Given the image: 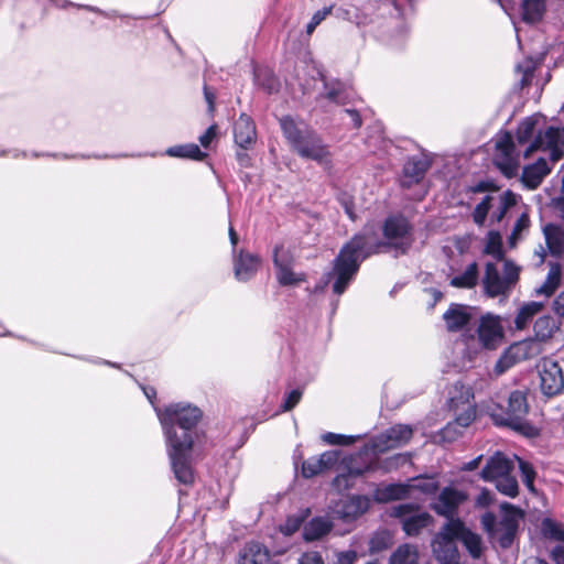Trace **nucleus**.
<instances>
[{
    "mask_svg": "<svg viewBox=\"0 0 564 564\" xmlns=\"http://www.w3.org/2000/svg\"><path fill=\"white\" fill-rule=\"evenodd\" d=\"M412 230L411 223L401 214L390 215L384 219V240L377 239L373 225H366L341 247L334 259V273L337 280L333 283V292L341 295L357 274L361 262L381 252L383 248L393 249L395 254H405L413 243Z\"/></svg>",
    "mask_w": 564,
    "mask_h": 564,
    "instance_id": "1",
    "label": "nucleus"
},
{
    "mask_svg": "<svg viewBox=\"0 0 564 564\" xmlns=\"http://www.w3.org/2000/svg\"><path fill=\"white\" fill-rule=\"evenodd\" d=\"M279 123L284 138L299 156L315 161L323 166L332 165L328 145L308 124L296 121L291 116H283Z\"/></svg>",
    "mask_w": 564,
    "mask_h": 564,
    "instance_id": "2",
    "label": "nucleus"
},
{
    "mask_svg": "<svg viewBox=\"0 0 564 564\" xmlns=\"http://www.w3.org/2000/svg\"><path fill=\"white\" fill-rule=\"evenodd\" d=\"M442 411V420L447 421V423H474L487 415L486 408L478 409L474 388L462 380H457L446 387V397Z\"/></svg>",
    "mask_w": 564,
    "mask_h": 564,
    "instance_id": "3",
    "label": "nucleus"
},
{
    "mask_svg": "<svg viewBox=\"0 0 564 564\" xmlns=\"http://www.w3.org/2000/svg\"><path fill=\"white\" fill-rule=\"evenodd\" d=\"M528 411L527 392L520 390L509 394L507 405L494 401L486 405V414L492 423H523Z\"/></svg>",
    "mask_w": 564,
    "mask_h": 564,
    "instance_id": "4",
    "label": "nucleus"
},
{
    "mask_svg": "<svg viewBox=\"0 0 564 564\" xmlns=\"http://www.w3.org/2000/svg\"><path fill=\"white\" fill-rule=\"evenodd\" d=\"M390 514L399 519L403 531L412 536L417 535L433 522V518L429 512L420 510V508L413 503L393 506Z\"/></svg>",
    "mask_w": 564,
    "mask_h": 564,
    "instance_id": "5",
    "label": "nucleus"
},
{
    "mask_svg": "<svg viewBox=\"0 0 564 564\" xmlns=\"http://www.w3.org/2000/svg\"><path fill=\"white\" fill-rule=\"evenodd\" d=\"M495 164L508 178H512L519 171V155L516 152L513 137L509 131L501 133L496 143Z\"/></svg>",
    "mask_w": 564,
    "mask_h": 564,
    "instance_id": "6",
    "label": "nucleus"
},
{
    "mask_svg": "<svg viewBox=\"0 0 564 564\" xmlns=\"http://www.w3.org/2000/svg\"><path fill=\"white\" fill-rule=\"evenodd\" d=\"M160 423H199L203 411L191 403L178 402L155 408Z\"/></svg>",
    "mask_w": 564,
    "mask_h": 564,
    "instance_id": "7",
    "label": "nucleus"
},
{
    "mask_svg": "<svg viewBox=\"0 0 564 564\" xmlns=\"http://www.w3.org/2000/svg\"><path fill=\"white\" fill-rule=\"evenodd\" d=\"M169 453L189 454L198 440L197 425H165Z\"/></svg>",
    "mask_w": 564,
    "mask_h": 564,
    "instance_id": "8",
    "label": "nucleus"
},
{
    "mask_svg": "<svg viewBox=\"0 0 564 564\" xmlns=\"http://www.w3.org/2000/svg\"><path fill=\"white\" fill-rule=\"evenodd\" d=\"M540 388L544 395L553 397L562 392L564 376L558 362L552 358H543L539 365Z\"/></svg>",
    "mask_w": 564,
    "mask_h": 564,
    "instance_id": "9",
    "label": "nucleus"
},
{
    "mask_svg": "<svg viewBox=\"0 0 564 564\" xmlns=\"http://www.w3.org/2000/svg\"><path fill=\"white\" fill-rule=\"evenodd\" d=\"M456 541V536L449 531L447 520L432 541L433 554L441 564H455L459 562L460 555Z\"/></svg>",
    "mask_w": 564,
    "mask_h": 564,
    "instance_id": "10",
    "label": "nucleus"
},
{
    "mask_svg": "<svg viewBox=\"0 0 564 564\" xmlns=\"http://www.w3.org/2000/svg\"><path fill=\"white\" fill-rule=\"evenodd\" d=\"M564 144V127L562 129L556 127H547L544 132L539 131L533 141L528 145V148L523 152V156L527 159L534 151H550L551 159L556 161L561 156V152L558 150V143Z\"/></svg>",
    "mask_w": 564,
    "mask_h": 564,
    "instance_id": "11",
    "label": "nucleus"
},
{
    "mask_svg": "<svg viewBox=\"0 0 564 564\" xmlns=\"http://www.w3.org/2000/svg\"><path fill=\"white\" fill-rule=\"evenodd\" d=\"M448 527L473 560L481 558L486 550L481 535L467 528L459 518L448 520Z\"/></svg>",
    "mask_w": 564,
    "mask_h": 564,
    "instance_id": "12",
    "label": "nucleus"
},
{
    "mask_svg": "<svg viewBox=\"0 0 564 564\" xmlns=\"http://www.w3.org/2000/svg\"><path fill=\"white\" fill-rule=\"evenodd\" d=\"M501 507L503 514L498 523L495 536H497L498 543L502 549H509L514 541L522 511L509 503H503Z\"/></svg>",
    "mask_w": 564,
    "mask_h": 564,
    "instance_id": "13",
    "label": "nucleus"
},
{
    "mask_svg": "<svg viewBox=\"0 0 564 564\" xmlns=\"http://www.w3.org/2000/svg\"><path fill=\"white\" fill-rule=\"evenodd\" d=\"M480 345L487 349H496L503 338V328L498 316H481L477 327Z\"/></svg>",
    "mask_w": 564,
    "mask_h": 564,
    "instance_id": "14",
    "label": "nucleus"
},
{
    "mask_svg": "<svg viewBox=\"0 0 564 564\" xmlns=\"http://www.w3.org/2000/svg\"><path fill=\"white\" fill-rule=\"evenodd\" d=\"M467 499L465 492L452 487H445L433 505V509L440 516L448 520L455 519L458 507Z\"/></svg>",
    "mask_w": 564,
    "mask_h": 564,
    "instance_id": "15",
    "label": "nucleus"
},
{
    "mask_svg": "<svg viewBox=\"0 0 564 564\" xmlns=\"http://www.w3.org/2000/svg\"><path fill=\"white\" fill-rule=\"evenodd\" d=\"M339 458L337 451H327L319 456H312L302 463L301 474L302 477L308 479L313 478L325 470L333 468Z\"/></svg>",
    "mask_w": 564,
    "mask_h": 564,
    "instance_id": "16",
    "label": "nucleus"
},
{
    "mask_svg": "<svg viewBox=\"0 0 564 564\" xmlns=\"http://www.w3.org/2000/svg\"><path fill=\"white\" fill-rule=\"evenodd\" d=\"M431 160L426 156L415 155L409 158L403 165L402 187L410 188L412 185L420 183L431 167Z\"/></svg>",
    "mask_w": 564,
    "mask_h": 564,
    "instance_id": "17",
    "label": "nucleus"
},
{
    "mask_svg": "<svg viewBox=\"0 0 564 564\" xmlns=\"http://www.w3.org/2000/svg\"><path fill=\"white\" fill-rule=\"evenodd\" d=\"M370 507L367 496H349L343 499L336 508V513L345 522H350L362 516Z\"/></svg>",
    "mask_w": 564,
    "mask_h": 564,
    "instance_id": "18",
    "label": "nucleus"
},
{
    "mask_svg": "<svg viewBox=\"0 0 564 564\" xmlns=\"http://www.w3.org/2000/svg\"><path fill=\"white\" fill-rule=\"evenodd\" d=\"M235 143L242 150L250 149L257 141V130L252 118L241 113L234 123Z\"/></svg>",
    "mask_w": 564,
    "mask_h": 564,
    "instance_id": "19",
    "label": "nucleus"
},
{
    "mask_svg": "<svg viewBox=\"0 0 564 564\" xmlns=\"http://www.w3.org/2000/svg\"><path fill=\"white\" fill-rule=\"evenodd\" d=\"M473 317L471 307L466 304L451 303L443 314L446 329L456 333L465 328Z\"/></svg>",
    "mask_w": 564,
    "mask_h": 564,
    "instance_id": "20",
    "label": "nucleus"
},
{
    "mask_svg": "<svg viewBox=\"0 0 564 564\" xmlns=\"http://www.w3.org/2000/svg\"><path fill=\"white\" fill-rule=\"evenodd\" d=\"M239 564H280L263 544L248 542L240 552Z\"/></svg>",
    "mask_w": 564,
    "mask_h": 564,
    "instance_id": "21",
    "label": "nucleus"
},
{
    "mask_svg": "<svg viewBox=\"0 0 564 564\" xmlns=\"http://www.w3.org/2000/svg\"><path fill=\"white\" fill-rule=\"evenodd\" d=\"M482 284L485 293L489 297L506 295L509 292L507 288V281L503 280L496 264L492 262H488L486 264Z\"/></svg>",
    "mask_w": 564,
    "mask_h": 564,
    "instance_id": "22",
    "label": "nucleus"
},
{
    "mask_svg": "<svg viewBox=\"0 0 564 564\" xmlns=\"http://www.w3.org/2000/svg\"><path fill=\"white\" fill-rule=\"evenodd\" d=\"M511 462L501 453L491 456L480 471V477L486 481L497 480L511 470Z\"/></svg>",
    "mask_w": 564,
    "mask_h": 564,
    "instance_id": "23",
    "label": "nucleus"
},
{
    "mask_svg": "<svg viewBox=\"0 0 564 564\" xmlns=\"http://www.w3.org/2000/svg\"><path fill=\"white\" fill-rule=\"evenodd\" d=\"M259 265V256L240 251L235 260L236 279L242 282L250 280L257 273Z\"/></svg>",
    "mask_w": 564,
    "mask_h": 564,
    "instance_id": "24",
    "label": "nucleus"
},
{
    "mask_svg": "<svg viewBox=\"0 0 564 564\" xmlns=\"http://www.w3.org/2000/svg\"><path fill=\"white\" fill-rule=\"evenodd\" d=\"M543 235L549 254L556 259L561 258L564 253V229L550 223L543 227Z\"/></svg>",
    "mask_w": 564,
    "mask_h": 564,
    "instance_id": "25",
    "label": "nucleus"
},
{
    "mask_svg": "<svg viewBox=\"0 0 564 564\" xmlns=\"http://www.w3.org/2000/svg\"><path fill=\"white\" fill-rule=\"evenodd\" d=\"M549 173L550 169L546 161L540 158L533 164L523 167L521 181L529 189H535L542 183L543 177Z\"/></svg>",
    "mask_w": 564,
    "mask_h": 564,
    "instance_id": "26",
    "label": "nucleus"
},
{
    "mask_svg": "<svg viewBox=\"0 0 564 564\" xmlns=\"http://www.w3.org/2000/svg\"><path fill=\"white\" fill-rule=\"evenodd\" d=\"M171 465L175 478L184 485H191L194 481V473L189 464V454L169 453Z\"/></svg>",
    "mask_w": 564,
    "mask_h": 564,
    "instance_id": "27",
    "label": "nucleus"
},
{
    "mask_svg": "<svg viewBox=\"0 0 564 564\" xmlns=\"http://www.w3.org/2000/svg\"><path fill=\"white\" fill-rule=\"evenodd\" d=\"M521 20L527 24L542 21L546 12V0H522L520 6Z\"/></svg>",
    "mask_w": 564,
    "mask_h": 564,
    "instance_id": "28",
    "label": "nucleus"
},
{
    "mask_svg": "<svg viewBox=\"0 0 564 564\" xmlns=\"http://www.w3.org/2000/svg\"><path fill=\"white\" fill-rule=\"evenodd\" d=\"M543 310V301H530L523 303L514 317V328L518 330L527 328L532 319Z\"/></svg>",
    "mask_w": 564,
    "mask_h": 564,
    "instance_id": "29",
    "label": "nucleus"
},
{
    "mask_svg": "<svg viewBox=\"0 0 564 564\" xmlns=\"http://www.w3.org/2000/svg\"><path fill=\"white\" fill-rule=\"evenodd\" d=\"M561 282V265L557 262H550V270L544 282L534 289L535 296L549 299L553 295Z\"/></svg>",
    "mask_w": 564,
    "mask_h": 564,
    "instance_id": "30",
    "label": "nucleus"
},
{
    "mask_svg": "<svg viewBox=\"0 0 564 564\" xmlns=\"http://www.w3.org/2000/svg\"><path fill=\"white\" fill-rule=\"evenodd\" d=\"M560 327L561 322L555 321L551 315H542L534 322V337L539 341H546L560 330Z\"/></svg>",
    "mask_w": 564,
    "mask_h": 564,
    "instance_id": "31",
    "label": "nucleus"
},
{
    "mask_svg": "<svg viewBox=\"0 0 564 564\" xmlns=\"http://www.w3.org/2000/svg\"><path fill=\"white\" fill-rule=\"evenodd\" d=\"M332 530V523L323 517L311 519L303 529V538L305 541H316L322 539Z\"/></svg>",
    "mask_w": 564,
    "mask_h": 564,
    "instance_id": "32",
    "label": "nucleus"
},
{
    "mask_svg": "<svg viewBox=\"0 0 564 564\" xmlns=\"http://www.w3.org/2000/svg\"><path fill=\"white\" fill-rule=\"evenodd\" d=\"M478 264L476 261L469 263L462 274L451 279L449 285L457 289H473L478 283Z\"/></svg>",
    "mask_w": 564,
    "mask_h": 564,
    "instance_id": "33",
    "label": "nucleus"
},
{
    "mask_svg": "<svg viewBox=\"0 0 564 564\" xmlns=\"http://www.w3.org/2000/svg\"><path fill=\"white\" fill-rule=\"evenodd\" d=\"M166 154L173 158L191 159L203 161L207 153L203 152L195 143L174 145L166 150Z\"/></svg>",
    "mask_w": 564,
    "mask_h": 564,
    "instance_id": "34",
    "label": "nucleus"
},
{
    "mask_svg": "<svg viewBox=\"0 0 564 564\" xmlns=\"http://www.w3.org/2000/svg\"><path fill=\"white\" fill-rule=\"evenodd\" d=\"M412 434L411 425L404 424V425H393L389 430L388 434V441L384 446H381L379 444H375V448L377 451H384L386 448L394 447L402 441H408Z\"/></svg>",
    "mask_w": 564,
    "mask_h": 564,
    "instance_id": "35",
    "label": "nucleus"
},
{
    "mask_svg": "<svg viewBox=\"0 0 564 564\" xmlns=\"http://www.w3.org/2000/svg\"><path fill=\"white\" fill-rule=\"evenodd\" d=\"M541 531L547 539L564 543V524L551 518H545L541 523Z\"/></svg>",
    "mask_w": 564,
    "mask_h": 564,
    "instance_id": "36",
    "label": "nucleus"
},
{
    "mask_svg": "<svg viewBox=\"0 0 564 564\" xmlns=\"http://www.w3.org/2000/svg\"><path fill=\"white\" fill-rule=\"evenodd\" d=\"M254 80L261 86L268 94L278 91L279 80L274 74L269 69H256Z\"/></svg>",
    "mask_w": 564,
    "mask_h": 564,
    "instance_id": "37",
    "label": "nucleus"
},
{
    "mask_svg": "<svg viewBox=\"0 0 564 564\" xmlns=\"http://www.w3.org/2000/svg\"><path fill=\"white\" fill-rule=\"evenodd\" d=\"M390 564H417V551L406 544L399 546L392 554Z\"/></svg>",
    "mask_w": 564,
    "mask_h": 564,
    "instance_id": "38",
    "label": "nucleus"
},
{
    "mask_svg": "<svg viewBox=\"0 0 564 564\" xmlns=\"http://www.w3.org/2000/svg\"><path fill=\"white\" fill-rule=\"evenodd\" d=\"M536 122L533 117H527L518 124L516 138L519 144H525L530 141L535 131Z\"/></svg>",
    "mask_w": 564,
    "mask_h": 564,
    "instance_id": "39",
    "label": "nucleus"
},
{
    "mask_svg": "<svg viewBox=\"0 0 564 564\" xmlns=\"http://www.w3.org/2000/svg\"><path fill=\"white\" fill-rule=\"evenodd\" d=\"M276 280H278L279 284L282 286H291V285H295V284L305 282L307 280V275L304 272L295 273L293 271L292 267H290V268H284L283 270L278 271Z\"/></svg>",
    "mask_w": 564,
    "mask_h": 564,
    "instance_id": "40",
    "label": "nucleus"
},
{
    "mask_svg": "<svg viewBox=\"0 0 564 564\" xmlns=\"http://www.w3.org/2000/svg\"><path fill=\"white\" fill-rule=\"evenodd\" d=\"M293 256L286 249H284L283 245H276L273 249V264L276 269V272L283 270L284 268L293 267Z\"/></svg>",
    "mask_w": 564,
    "mask_h": 564,
    "instance_id": "41",
    "label": "nucleus"
},
{
    "mask_svg": "<svg viewBox=\"0 0 564 564\" xmlns=\"http://www.w3.org/2000/svg\"><path fill=\"white\" fill-rule=\"evenodd\" d=\"M496 488L508 497H516L519 492L518 481L510 473L496 480Z\"/></svg>",
    "mask_w": 564,
    "mask_h": 564,
    "instance_id": "42",
    "label": "nucleus"
},
{
    "mask_svg": "<svg viewBox=\"0 0 564 564\" xmlns=\"http://www.w3.org/2000/svg\"><path fill=\"white\" fill-rule=\"evenodd\" d=\"M492 196L486 195L480 203L476 205L471 213L473 221L477 226H484L486 218L488 216L489 209L491 207Z\"/></svg>",
    "mask_w": 564,
    "mask_h": 564,
    "instance_id": "43",
    "label": "nucleus"
},
{
    "mask_svg": "<svg viewBox=\"0 0 564 564\" xmlns=\"http://www.w3.org/2000/svg\"><path fill=\"white\" fill-rule=\"evenodd\" d=\"M405 492L404 488L399 485H388L382 489H378L376 491V499L378 501H391L400 499L401 496Z\"/></svg>",
    "mask_w": 564,
    "mask_h": 564,
    "instance_id": "44",
    "label": "nucleus"
},
{
    "mask_svg": "<svg viewBox=\"0 0 564 564\" xmlns=\"http://www.w3.org/2000/svg\"><path fill=\"white\" fill-rule=\"evenodd\" d=\"M360 435H345L328 432L323 435V441L329 445L347 446L352 444Z\"/></svg>",
    "mask_w": 564,
    "mask_h": 564,
    "instance_id": "45",
    "label": "nucleus"
},
{
    "mask_svg": "<svg viewBox=\"0 0 564 564\" xmlns=\"http://www.w3.org/2000/svg\"><path fill=\"white\" fill-rule=\"evenodd\" d=\"M333 9L334 4H330L314 12L311 21L306 25V34L311 35L315 29L332 13Z\"/></svg>",
    "mask_w": 564,
    "mask_h": 564,
    "instance_id": "46",
    "label": "nucleus"
},
{
    "mask_svg": "<svg viewBox=\"0 0 564 564\" xmlns=\"http://www.w3.org/2000/svg\"><path fill=\"white\" fill-rule=\"evenodd\" d=\"M390 536L386 532L375 533L369 541V550L371 553H379L389 547Z\"/></svg>",
    "mask_w": 564,
    "mask_h": 564,
    "instance_id": "47",
    "label": "nucleus"
},
{
    "mask_svg": "<svg viewBox=\"0 0 564 564\" xmlns=\"http://www.w3.org/2000/svg\"><path fill=\"white\" fill-rule=\"evenodd\" d=\"M519 468L521 471L522 480L524 485L530 489L533 490V484L535 479V470L533 469L532 465L528 462H524L522 459L519 460Z\"/></svg>",
    "mask_w": 564,
    "mask_h": 564,
    "instance_id": "48",
    "label": "nucleus"
},
{
    "mask_svg": "<svg viewBox=\"0 0 564 564\" xmlns=\"http://www.w3.org/2000/svg\"><path fill=\"white\" fill-rule=\"evenodd\" d=\"M325 89V96L328 100L340 105L345 102L344 91L340 83H335L332 86L326 83Z\"/></svg>",
    "mask_w": 564,
    "mask_h": 564,
    "instance_id": "49",
    "label": "nucleus"
},
{
    "mask_svg": "<svg viewBox=\"0 0 564 564\" xmlns=\"http://www.w3.org/2000/svg\"><path fill=\"white\" fill-rule=\"evenodd\" d=\"M480 523H481L484 531H486L488 533V535H490V536L496 535V529H497L498 524H497V518H496L495 513H492L490 511L484 513L481 516Z\"/></svg>",
    "mask_w": 564,
    "mask_h": 564,
    "instance_id": "50",
    "label": "nucleus"
},
{
    "mask_svg": "<svg viewBox=\"0 0 564 564\" xmlns=\"http://www.w3.org/2000/svg\"><path fill=\"white\" fill-rule=\"evenodd\" d=\"M505 276L503 280L507 281V288L510 291L511 288L514 285V283L519 279V270L516 265H513L511 262L507 261L505 263Z\"/></svg>",
    "mask_w": 564,
    "mask_h": 564,
    "instance_id": "51",
    "label": "nucleus"
},
{
    "mask_svg": "<svg viewBox=\"0 0 564 564\" xmlns=\"http://www.w3.org/2000/svg\"><path fill=\"white\" fill-rule=\"evenodd\" d=\"M498 189H499L498 186L492 181L486 180V181H479L475 185L469 186L467 188V193L476 194V193H485V192L498 191Z\"/></svg>",
    "mask_w": 564,
    "mask_h": 564,
    "instance_id": "52",
    "label": "nucleus"
},
{
    "mask_svg": "<svg viewBox=\"0 0 564 564\" xmlns=\"http://www.w3.org/2000/svg\"><path fill=\"white\" fill-rule=\"evenodd\" d=\"M507 427H512L516 432L527 436V437H536L540 435L541 429L540 425H506Z\"/></svg>",
    "mask_w": 564,
    "mask_h": 564,
    "instance_id": "53",
    "label": "nucleus"
},
{
    "mask_svg": "<svg viewBox=\"0 0 564 564\" xmlns=\"http://www.w3.org/2000/svg\"><path fill=\"white\" fill-rule=\"evenodd\" d=\"M346 19L350 22L355 23L358 28L366 26L370 23V18L366 13L356 9L355 13L351 15L349 11H345Z\"/></svg>",
    "mask_w": 564,
    "mask_h": 564,
    "instance_id": "54",
    "label": "nucleus"
},
{
    "mask_svg": "<svg viewBox=\"0 0 564 564\" xmlns=\"http://www.w3.org/2000/svg\"><path fill=\"white\" fill-rule=\"evenodd\" d=\"M302 397V392L299 389L291 390L286 398L284 399L283 403L281 404V408L284 411L291 410L293 406H295L300 399Z\"/></svg>",
    "mask_w": 564,
    "mask_h": 564,
    "instance_id": "55",
    "label": "nucleus"
},
{
    "mask_svg": "<svg viewBox=\"0 0 564 564\" xmlns=\"http://www.w3.org/2000/svg\"><path fill=\"white\" fill-rule=\"evenodd\" d=\"M297 564H324L321 553L316 551L305 552L299 558Z\"/></svg>",
    "mask_w": 564,
    "mask_h": 564,
    "instance_id": "56",
    "label": "nucleus"
},
{
    "mask_svg": "<svg viewBox=\"0 0 564 564\" xmlns=\"http://www.w3.org/2000/svg\"><path fill=\"white\" fill-rule=\"evenodd\" d=\"M499 204L503 206L505 208H511L517 204V196L516 194L507 189L499 196Z\"/></svg>",
    "mask_w": 564,
    "mask_h": 564,
    "instance_id": "57",
    "label": "nucleus"
},
{
    "mask_svg": "<svg viewBox=\"0 0 564 564\" xmlns=\"http://www.w3.org/2000/svg\"><path fill=\"white\" fill-rule=\"evenodd\" d=\"M552 310L558 318H564V289L554 299Z\"/></svg>",
    "mask_w": 564,
    "mask_h": 564,
    "instance_id": "58",
    "label": "nucleus"
},
{
    "mask_svg": "<svg viewBox=\"0 0 564 564\" xmlns=\"http://www.w3.org/2000/svg\"><path fill=\"white\" fill-rule=\"evenodd\" d=\"M217 133V128L215 124H212L207 128V130L199 137V142L203 148H208L212 141L215 139Z\"/></svg>",
    "mask_w": 564,
    "mask_h": 564,
    "instance_id": "59",
    "label": "nucleus"
},
{
    "mask_svg": "<svg viewBox=\"0 0 564 564\" xmlns=\"http://www.w3.org/2000/svg\"><path fill=\"white\" fill-rule=\"evenodd\" d=\"M357 558L355 551L340 552L334 564H354Z\"/></svg>",
    "mask_w": 564,
    "mask_h": 564,
    "instance_id": "60",
    "label": "nucleus"
},
{
    "mask_svg": "<svg viewBox=\"0 0 564 564\" xmlns=\"http://www.w3.org/2000/svg\"><path fill=\"white\" fill-rule=\"evenodd\" d=\"M485 251L489 254H500L501 253V242L499 240V237L491 238L487 246Z\"/></svg>",
    "mask_w": 564,
    "mask_h": 564,
    "instance_id": "61",
    "label": "nucleus"
},
{
    "mask_svg": "<svg viewBox=\"0 0 564 564\" xmlns=\"http://www.w3.org/2000/svg\"><path fill=\"white\" fill-rule=\"evenodd\" d=\"M425 292L431 294V296L433 299L432 303L429 305V307L431 310H433L435 307V305L437 304V302H440L443 299V292L435 288L425 289Z\"/></svg>",
    "mask_w": 564,
    "mask_h": 564,
    "instance_id": "62",
    "label": "nucleus"
},
{
    "mask_svg": "<svg viewBox=\"0 0 564 564\" xmlns=\"http://www.w3.org/2000/svg\"><path fill=\"white\" fill-rule=\"evenodd\" d=\"M552 557L555 564H564V544L557 545L553 549Z\"/></svg>",
    "mask_w": 564,
    "mask_h": 564,
    "instance_id": "63",
    "label": "nucleus"
},
{
    "mask_svg": "<svg viewBox=\"0 0 564 564\" xmlns=\"http://www.w3.org/2000/svg\"><path fill=\"white\" fill-rule=\"evenodd\" d=\"M553 204L558 217L564 220V196L554 199Z\"/></svg>",
    "mask_w": 564,
    "mask_h": 564,
    "instance_id": "64",
    "label": "nucleus"
}]
</instances>
